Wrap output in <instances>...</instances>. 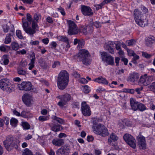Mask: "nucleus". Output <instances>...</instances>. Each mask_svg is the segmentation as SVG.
Listing matches in <instances>:
<instances>
[{
  "label": "nucleus",
  "instance_id": "22",
  "mask_svg": "<svg viewBox=\"0 0 155 155\" xmlns=\"http://www.w3.org/2000/svg\"><path fill=\"white\" fill-rule=\"evenodd\" d=\"M17 72L18 74L23 76L24 78H26L28 75L26 70L20 67L17 68Z\"/></svg>",
  "mask_w": 155,
  "mask_h": 155
},
{
  "label": "nucleus",
  "instance_id": "63",
  "mask_svg": "<svg viewBox=\"0 0 155 155\" xmlns=\"http://www.w3.org/2000/svg\"><path fill=\"white\" fill-rule=\"evenodd\" d=\"M126 91L130 94H134V90L133 89H126Z\"/></svg>",
  "mask_w": 155,
  "mask_h": 155
},
{
  "label": "nucleus",
  "instance_id": "24",
  "mask_svg": "<svg viewBox=\"0 0 155 155\" xmlns=\"http://www.w3.org/2000/svg\"><path fill=\"white\" fill-rule=\"evenodd\" d=\"M9 56L7 54L4 55L2 57L0 62L2 64L7 65L9 62Z\"/></svg>",
  "mask_w": 155,
  "mask_h": 155
},
{
  "label": "nucleus",
  "instance_id": "5",
  "mask_svg": "<svg viewBox=\"0 0 155 155\" xmlns=\"http://www.w3.org/2000/svg\"><path fill=\"white\" fill-rule=\"evenodd\" d=\"M56 97L60 99V101L58 103V105L61 108H63L68 102L73 99L71 95L67 93L62 95H59Z\"/></svg>",
  "mask_w": 155,
  "mask_h": 155
},
{
  "label": "nucleus",
  "instance_id": "19",
  "mask_svg": "<svg viewBox=\"0 0 155 155\" xmlns=\"http://www.w3.org/2000/svg\"><path fill=\"white\" fill-rule=\"evenodd\" d=\"M130 104L132 109L134 111L138 110V106L139 102L136 101L133 98H131L130 99Z\"/></svg>",
  "mask_w": 155,
  "mask_h": 155
},
{
  "label": "nucleus",
  "instance_id": "53",
  "mask_svg": "<svg viewBox=\"0 0 155 155\" xmlns=\"http://www.w3.org/2000/svg\"><path fill=\"white\" fill-rule=\"evenodd\" d=\"M7 46L5 45H2L0 46V51H3L5 52L6 51V47H7Z\"/></svg>",
  "mask_w": 155,
  "mask_h": 155
},
{
  "label": "nucleus",
  "instance_id": "47",
  "mask_svg": "<svg viewBox=\"0 0 155 155\" xmlns=\"http://www.w3.org/2000/svg\"><path fill=\"white\" fill-rule=\"evenodd\" d=\"M48 117L44 116H40L38 118L39 120L42 122L48 120Z\"/></svg>",
  "mask_w": 155,
  "mask_h": 155
},
{
  "label": "nucleus",
  "instance_id": "54",
  "mask_svg": "<svg viewBox=\"0 0 155 155\" xmlns=\"http://www.w3.org/2000/svg\"><path fill=\"white\" fill-rule=\"evenodd\" d=\"M105 4L104 2H102L99 5H97L95 6L96 9L97 10H99V9L102 8V7Z\"/></svg>",
  "mask_w": 155,
  "mask_h": 155
},
{
  "label": "nucleus",
  "instance_id": "32",
  "mask_svg": "<svg viewBox=\"0 0 155 155\" xmlns=\"http://www.w3.org/2000/svg\"><path fill=\"white\" fill-rule=\"evenodd\" d=\"M41 14L38 13L36 12L34 14L33 21H36L39 22V20L41 19Z\"/></svg>",
  "mask_w": 155,
  "mask_h": 155
},
{
  "label": "nucleus",
  "instance_id": "55",
  "mask_svg": "<svg viewBox=\"0 0 155 155\" xmlns=\"http://www.w3.org/2000/svg\"><path fill=\"white\" fill-rule=\"evenodd\" d=\"M141 10L144 14L147 13L148 12V9L146 7L143 6H141Z\"/></svg>",
  "mask_w": 155,
  "mask_h": 155
},
{
  "label": "nucleus",
  "instance_id": "41",
  "mask_svg": "<svg viewBox=\"0 0 155 155\" xmlns=\"http://www.w3.org/2000/svg\"><path fill=\"white\" fill-rule=\"evenodd\" d=\"M35 21H32L31 22L32 28V29H38L39 28L38 22Z\"/></svg>",
  "mask_w": 155,
  "mask_h": 155
},
{
  "label": "nucleus",
  "instance_id": "42",
  "mask_svg": "<svg viewBox=\"0 0 155 155\" xmlns=\"http://www.w3.org/2000/svg\"><path fill=\"white\" fill-rule=\"evenodd\" d=\"M53 120L56 121L58 122L61 124H63L64 122V120L62 119L59 118L56 116H54L53 117Z\"/></svg>",
  "mask_w": 155,
  "mask_h": 155
},
{
  "label": "nucleus",
  "instance_id": "4",
  "mask_svg": "<svg viewBox=\"0 0 155 155\" xmlns=\"http://www.w3.org/2000/svg\"><path fill=\"white\" fill-rule=\"evenodd\" d=\"M93 131L96 134L103 137H105L108 134L107 129L104 125L99 124L96 127H92Z\"/></svg>",
  "mask_w": 155,
  "mask_h": 155
},
{
  "label": "nucleus",
  "instance_id": "60",
  "mask_svg": "<svg viewBox=\"0 0 155 155\" xmlns=\"http://www.w3.org/2000/svg\"><path fill=\"white\" fill-rule=\"evenodd\" d=\"M105 91L104 88H102V87H99L97 90L96 91L97 93H101L103 91Z\"/></svg>",
  "mask_w": 155,
  "mask_h": 155
},
{
  "label": "nucleus",
  "instance_id": "10",
  "mask_svg": "<svg viewBox=\"0 0 155 155\" xmlns=\"http://www.w3.org/2000/svg\"><path fill=\"white\" fill-rule=\"evenodd\" d=\"M101 58L103 61L107 64L113 65L114 64V59L110 55L105 52L101 53Z\"/></svg>",
  "mask_w": 155,
  "mask_h": 155
},
{
  "label": "nucleus",
  "instance_id": "16",
  "mask_svg": "<svg viewBox=\"0 0 155 155\" xmlns=\"http://www.w3.org/2000/svg\"><path fill=\"white\" fill-rule=\"evenodd\" d=\"M81 11L82 14L85 16H89L93 14L92 9L88 6L82 5Z\"/></svg>",
  "mask_w": 155,
  "mask_h": 155
},
{
  "label": "nucleus",
  "instance_id": "6",
  "mask_svg": "<svg viewBox=\"0 0 155 155\" xmlns=\"http://www.w3.org/2000/svg\"><path fill=\"white\" fill-rule=\"evenodd\" d=\"M0 88L2 90L10 93L12 91V87L9 79L4 78L0 80Z\"/></svg>",
  "mask_w": 155,
  "mask_h": 155
},
{
  "label": "nucleus",
  "instance_id": "61",
  "mask_svg": "<svg viewBox=\"0 0 155 155\" xmlns=\"http://www.w3.org/2000/svg\"><path fill=\"white\" fill-rule=\"evenodd\" d=\"M79 81L81 83L84 84H86L88 82L87 80L84 78H80L79 79Z\"/></svg>",
  "mask_w": 155,
  "mask_h": 155
},
{
  "label": "nucleus",
  "instance_id": "7",
  "mask_svg": "<svg viewBox=\"0 0 155 155\" xmlns=\"http://www.w3.org/2000/svg\"><path fill=\"white\" fill-rule=\"evenodd\" d=\"M134 16L136 23L139 26L143 27L144 26V21L142 20L141 18L143 14L138 9H135L134 11Z\"/></svg>",
  "mask_w": 155,
  "mask_h": 155
},
{
  "label": "nucleus",
  "instance_id": "1",
  "mask_svg": "<svg viewBox=\"0 0 155 155\" xmlns=\"http://www.w3.org/2000/svg\"><path fill=\"white\" fill-rule=\"evenodd\" d=\"M69 81V74L65 70L61 71L58 78L57 86L61 90L65 89L67 87Z\"/></svg>",
  "mask_w": 155,
  "mask_h": 155
},
{
  "label": "nucleus",
  "instance_id": "25",
  "mask_svg": "<svg viewBox=\"0 0 155 155\" xmlns=\"http://www.w3.org/2000/svg\"><path fill=\"white\" fill-rule=\"evenodd\" d=\"M93 81L100 84L101 83L105 84H107L108 83V81L105 78H103L101 76L94 79Z\"/></svg>",
  "mask_w": 155,
  "mask_h": 155
},
{
  "label": "nucleus",
  "instance_id": "3",
  "mask_svg": "<svg viewBox=\"0 0 155 155\" xmlns=\"http://www.w3.org/2000/svg\"><path fill=\"white\" fill-rule=\"evenodd\" d=\"M20 141L13 136L10 135L7 136L6 140L3 141V143L6 149L10 151L13 148L17 149L20 145Z\"/></svg>",
  "mask_w": 155,
  "mask_h": 155
},
{
  "label": "nucleus",
  "instance_id": "27",
  "mask_svg": "<svg viewBox=\"0 0 155 155\" xmlns=\"http://www.w3.org/2000/svg\"><path fill=\"white\" fill-rule=\"evenodd\" d=\"M15 31L14 30H11V33L8 34L5 40V44H8L11 41L12 36V33Z\"/></svg>",
  "mask_w": 155,
  "mask_h": 155
},
{
  "label": "nucleus",
  "instance_id": "26",
  "mask_svg": "<svg viewBox=\"0 0 155 155\" xmlns=\"http://www.w3.org/2000/svg\"><path fill=\"white\" fill-rule=\"evenodd\" d=\"M50 126L51 130L55 132L60 131L61 128L62 127L61 125L58 124H52L50 125Z\"/></svg>",
  "mask_w": 155,
  "mask_h": 155
},
{
  "label": "nucleus",
  "instance_id": "34",
  "mask_svg": "<svg viewBox=\"0 0 155 155\" xmlns=\"http://www.w3.org/2000/svg\"><path fill=\"white\" fill-rule=\"evenodd\" d=\"M18 122V121L17 119L15 118H12L10 120V124L12 126L15 127L17 126V124Z\"/></svg>",
  "mask_w": 155,
  "mask_h": 155
},
{
  "label": "nucleus",
  "instance_id": "20",
  "mask_svg": "<svg viewBox=\"0 0 155 155\" xmlns=\"http://www.w3.org/2000/svg\"><path fill=\"white\" fill-rule=\"evenodd\" d=\"M114 42L109 41L108 44L106 45L105 48L107 50L109 53L113 54L114 53V51L113 48L114 47Z\"/></svg>",
  "mask_w": 155,
  "mask_h": 155
},
{
  "label": "nucleus",
  "instance_id": "31",
  "mask_svg": "<svg viewBox=\"0 0 155 155\" xmlns=\"http://www.w3.org/2000/svg\"><path fill=\"white\" fill-rule=\"evenodd\" d=\"M31 116L32 115L29 111L23 110L21 112V116L23 117L28 118L31 117Z\"/></svg>",
  "mask_w": 155,
  "mask_h": 155
},
{
  "label": "nucleus",
  "instance_id": "49",
  "mask_svg": "<svg viewBox=\"0 0 155 155\" xmlns=\"http://www.w3.org/2000/svg\"><path fill=\"white\" fill-rule=\"evenodd\" d=\"M148 87L151 91H153L155 93V82H153L148 86Z\"/></svg>",
  "mask_w": 155,
  "mask_h": 155
},
{
  "label": "nucleus",
  "instance_id": "18",
  "mask_svg": "<svg viewBox=\"0 0 155 155\" xmlns=\"http://www.w3.org/2000/svg\"><path fill=\"white\" fill-rule=\"evenodd\" d=\"M139 78V75L137 73H134L130 74L128 78V81L134 83L136 82Z\"/></svg>",
  "mask_w": 155,
  "mask_h": 155
},
{
  "label": "nucleus",
  "instance_id": "15",
  "mask_svg": "<svg viewBox=\"0 0 155 155\" xmlns=\"http://www.w3.org/2000/svg\"><path fill=\"white\" fill-rule=\"evenodd\" d=\"M118 139V137L114 133H112L108 139V143L111 146H114V142L117 141Z\"/></svg>",
  "mask_w": 155,
  "mask_h": 155
},
{
  "label": "nucleus",
  "instance_id": "29",
  "mask_svg": "<svg viewBox=\"0 0 155 155\" xmlns=\"http://www.w3.org/2000/svg\"><path fill=\"white\" fill-rule=\"evenodd\" d=\"M56 38L59 41L68 42L69 40L66 36H59L56 37Z\"/></svg>",
  "mask_w": 155,
  "mask_h": 155
},
{
  "label": "nucleus",
  "instance_id": "17",
  "mask_svg": "<svg viewBox=\"0 0 155 155\" xmlns=\"http://www.w3.org/2000/svg\"><path fill=\"white\" fill-rule=\"evenodd\" d=\"M22 98L23 101L27 106H30L31 105V97L29 94H24Z\"/></svg>",
  "mask_w": 155,
  "mask_h": 155
},
{
  "label": "nucleus",
  "instance_id": "46",
  "mask_svg": "<svg viewBox=\"0 0 155 155\" xmlns=\"http://www.w3.org/2000/svg\"><path fill=\"white\" fill-rule=\"evenodd\" d=\"M135 42V40L134 39H131L126 41L127 45L128 46L133 45H134Z\"/></svg>",
  "mask_w": 155,
  "mask_h": 155
},
{
  "label": "nucleus",
  "instance_id": "38",
  "mask_svg": "<svg viewBox=\"0 0 155 155\" xmlns=\"http://www.w3.org/2000/svg\"><path fill=\"white\" fill-rule=\"evenodd\" d=\"M22 26L24 29H31L27 28L29 26V24L28 22L26 21L25 18H23L22 19Z\"/></svg>",
  "mask_w": 155,
  "mask_h": 155
},
{
  "label": "nucleus",
  "instance_id": "23",
  "mask_svg": "<svg viewBox=\"0 0 155 155\" xmlns=\"http://www.w3.org/2000/svg\"><path fill=\"white\" fill-rule=\"evenodd\" d=\"M52 143L54 145L57 146H60L64 143L63 139H54L52 141Z\"/></svg>",
  "mask_w": 155,
  "mask_h": 155
},
{
  "label": "nucleus",
  "instance_id": "30",
  "mask_svg": "<svg viewBox=\"0 0 155 155\" xmlns=\"http://www.w3.org/2000/svg\"><path fill=\"white\" fill-rule=\"evenodd\" d=\"M69 27V29H77V28L76 25L75 23L71 20H69L68 21Z\"/></svg>",
  "mask_w": 155,
  "mask_h": 155
},
{
  "label": "nucleus",
  "instance_id": "37",
  "mask_svg": "<svg viewBox=\"0 0 155 155\" xmlns=\"http://www.w3.org/2000/svg\"><path fill=\"white\" fill-rule=\"evenodd\" d=\"M61 66V63L58 61H54L52 64L53 68H59Z\"/></svg>",
  "mask_w": 155,
  "mask_h": 155
},
{
  "label": "nucleus",
  "instance_id": "48",
  "mask_svg": "<svg viewBox=\"0 0 155 155\" xmlns=\"http://www.w3.org/2000/svg\"><path fill=\"white\" fill-rule=\"evenodd\" d=\"M83 90L85 93H88L90 91V87L87 85H85L84 87Z\"/></svg>",
  "mask_w": 155,
  "mask_h": 155
},
{
  "label": "nucleus",
  "instance_id": "39",
  "mask_svg": "<svg viewBox=\"0 0 155 155\" xmlns=\"http://www.w3.org/2000/svg\"><path fill=\"white\" fill-rule=\"evenodd\" d=\"M138 109H139L141 111H143L146 110L147 108L144 104L141 103H139Z\"/></svg>",
  "mask_w": 155,
  "mask_h": 155
},
{
  "label": "nucleus",
  "instance_id": "45",
  "mask_svg": "<svg viewBox=\"0 0 155 155\" xmlns=\"http://www.w3.org/2000/svg\"><path fill=\"white\" fill-rule=\"evenodd\" d=\"M84 41L82 39H81L79 42L77 48L78 49L82 48L84 47Z\"/></svg>",
  "mask_w": 155,
  "mask_h": 155
},
{
  "label": "nucleus",
  "instance_id": "14",
  "mask_svg": "<svg viewBox=\"0 0 155 155\" xmlns=\"http://www.w3.org/2000/svg\"><path fill=\"white\" fill-rule=\"evenodd\" d=\"M70 150V148L69 146L64 145L57 150V155H68Z\"/></svg>",
  "mask_w": 155,
  "mask_h": 155
},
{
  "label": "nucleus",
  "instance_id": "43",
  "mask_svg": "<svg viewBox=\"0 0 155 155\" xmlns=\"http://www.w3.org/2000/svg\"><path fill=\"white\" fill-rule=\"evenodd\" d=\"M22 155H33L32 152L28 148L24 150Z\"/></svg>",
  "mask_w": 155,
  "mask_h": 155
},
{
  "label": "nucleus",
  "instance_id": "51",
  "mask_svg": "<svg viewBox=\"0 0 155 155\" xmlns=\"http://www.w3.org/2000/svg\"><path fill=\"white\" fill-rule=\"evenodd\" d=\"M25 32L30 35H32L35 32V30H25Z\"/></svg>",
  "mask_w": 155,
  "mask_h": 155
},
{
  "label": "nucleus",
  "instance_id": "28",
  "mask_svg": "<svg viewBox=\"0 0 155 155\" xmlns=\"http://www.w3.org/2000/svg\"><path fill=\"white\" fill-rule=\"evenodd\" d=\"M32 58L31 60L30 63L29 64V66L28 69L29 70H31L35 66L34 63L35 61V55L33 53L32 54Z\"/></svg>",
  "mask_w": 155,
  "mask_h": 155
},
{
  "label": "nucleus",
  "instance_id": "58",
  "mask_svg": "<svg viewBox=\"0 0 155 155\" xmlns=\"http://www.w3.org/2000/svg\"><path fill=\"white\" fill-rule=\"evenodd\" d=\"M58 9L62 15L64 16L65 15V13L64 11V9L63 8L60 7L58 8Z\"/></svg>",
  "mask_w": 155,
  "mask_h": 155
},
{
  "label": "nucleus",
  "instance_id": "12",
  "mask_svg": "<svg viewBox=\"0 0 155 155\" xmlns=\"http://www.w3.org/2000/svg\"><path fill=\"white\" fill-rule=\"evenodd\" d=\"M18 87L20 90L29 91L32 89V85L30 82H23L18 84Z\"/></svg>",
  "mask_w": 155,
  "mask_h": 155
},
{
  "label": "nucleus",
  "instance_id": "9",
  "mask_svg": "<svg viewBox=\"0 0 155 155\" xmlns=\"http://www.w3.org/2000/svg\"><path fill=\"white\" fill-rule=\"evenodd\" d=\"M125 142L131 147L135 149L136 147V141L134 138L128 134H125L123 136Z\"/></svg>",
  "mask_w": 155,
  "mask_h": 155
},
{
  "label": "nucleus",
  "instance_id": "57",
  "mask_svg": "<svg viewBox=\"0 0 155 155\" xmlns=\"http://www.w3.org/2000/svg\"><path fill=\"white\" fill-rule=\"evenodd\" d=\"M27 51H26L24 49H23L22 50H20L19 51H17V54H25L26 53Z\"/></svg>",
  "mask_w": 155,
  "mask_h": 155
},
{
  "label": "nucleus",
  "instance_id": "33",
  "mask_svg": "<svg viewBox=\"0 0 155 155\" xmlns=\"http://www.w3.org/2000/svg\"><path fill=\"white\" fill-rule=\"evenodd\" d=\"M12 49L13 50L16 51L18 50L19 48V45L18 44L15 42H12L11 44Z\"/></svg>",
  "mask_w": 155,
  "mask_h": 155
},
{
  "label": "nucleus",
  "instance_id": "11",
  "mask_svg": "<svg viewBox=\"0 0 155 155\" xmlns=\"http://www.w3.org/2000/svg\"><path fill=\"white\" fill-rule=\"evenodd\" d=\"M81 111L82 114L85 116H89L91 115L90 108L86 102L84 101L81 104Z\"/></svg>",
  "mask_w": 155,
  "mask_h": 155
},
{
  "label": "nucleus",
  "instance_id": "52",
  "mask_svg": "<svg viewBox=\"0 0 155 155\" xmlns=\"http://www.w3.org/2000/svg\"><path fill=\"white\" fill-rule=\"evenodd\" d=\"M142 55L143 57H144L147 58H149L152 56L151 55L144 52H142Z\"/></svg>",
  "mask_w": 155,
  "mask_h": 155
},
{
  "label": "nucleus",
  "instance_id": "35",
  "mask_svg": "<svg viewBox=\"0 0 155 155\" xmlns=\"http://www.w3.org/2000/svg\"><path fill=\"white\" fill-rule=\"evenodd\" d=\"M79 33H81L84 35H86L88 34H90L93 31V30H79Z\"/></svg>",
  "mask_w": 155,
  "mask_h": 155
},
{
  "label": "nucleus",
  "instance_id": "21",
  "mask_svg": "<svg viewBox=\"0 0 155 155\" xmlns=\"http://www.w3.org/2000/svg\"><path fill=\"white\" fill-rule=\"evenodd\" d=\"M145 41L146 44L148 46H150L155 43V37L153 36H149L147 38Z\"/></svg>",
  "mask_w": 155,
  "mask_h": 155
},
{
  "label": "nucleus",
  "instance_id": "62",
  "mask_svg": "<svg viewBox=\"0 0 155 155\" xmlns=\"http://www.w3.org/2000/svg\"><path fill=\"white\" fill-rule=\"evenodd\" d=\"M39 41H32L30 42V44L32 45H38L39 44Z\"/></svg>",
  "mask_w": 155,
  "mask_h": 155
},
{
  "label": "nucleus",
  "instance_id": "50",
  "mask_svg": "<svg viewBox=\"0 0 155 155\" xmlns=\"http://www.w3.org/2000/svg\"><path fill=\"white\" fill-rule=\"evenodd\" d=\"M26 19L27 21L31 23L32 21V17L29 13H27L26 15Z\"/></svg>",
  "mask_w": 155,
  "mask_h": 155
},
{
  "label": "nucleus",
  "instance_id": "64",
  "mask_svg": "<svg viewBox=\"0 0 155 155\" xmlns=\"http://www.w3.org/2000/svg\"><path fill=\"white\" fill-rule=\"evenodd\" d=\"M121 122L123 123H124L125 125L129 126L130 125L129 121L126 120H124L123 121H122Z\"/></svg>",
  "mask_w": 155,
  "mask_h": 155
},
{
  "label": "nucleus",
  "instance_id": "59",
  "mask_svg": "<svg viewBox=\"0 0 155 155\" xmlns=\"http://www.w3.org/2000/svg\"><path fill=\"white\" fill-rule=\"evenodd\" d=\"M3 120V122H4L7 125L9 124V118L7 117H5Z\"/></svg>",
  "mask_w": 155,
  "mask_h": 155
},
{
  "label": "nucleus",
  "instance_id": "36",
  "mask_svg": "<svg viewBox=\"0 0 155 155\" xmlns=\"http://www.w3.org/2000/svg\"><path fill=\"white\" fill-rule=\"evenodd\" d=\"M101 120L99 118H97V117H94L93 119V125L92 127H96V126H97V125H98L99 124H98V122L101 121Z\"/></svg>",
  "mask_w": 155,
  "mask_h": 155
},
{
  "label": "nucleus",
  "instance_id": "2",
  "mask_svg": "<svg viewBox=\"0 0 155 155\" xmlns=\"http://www.w3.org/2000/svg\"><path fill=\"white\" fill-rule=\"evenodd\" d=\"M75 57L79 61L81 62L83 64L86 66L89 65L91 63L92 59L88 51L84 49L80 51L78 54L75 55Z\"/></svg>",
  "mask_w": 155,
  "mask_h": 155
},
{
  "label": "nucleus",
  "instance_id": "56",
  "mask_svg": "<svg viewBox=\"0 0 155 155\" xmlns=\"http://www.w3.org/2000/svg\"><path fill=\"white\" fill-rule=\"evenodd\" d=\"M72 74L73 75L75 78H78L80 77V74L78 73L77 72L75 71H73Z\"/></svg>",
  "mask_w": 155,
  "mask_h": 155
},
{
  "label": "nucleus",
  "instance_id": "8",
  "mask_svg": "<svg viewBox=\"0 0 155 155\" xmlns=\"http://www.w3.org/2000/svg\"><path fill=\"white\" fill-rule=\"evenodd\" d=\"M153 77L152 76H147V74L141 76L138 82L140 85L147 86L149 85L153 81Z\"/></svg>",
  "mask_w": 155,
  "mask_h": 155
},
{
  "label": "nucleus",
  "instance_id": "13",
  "mask_svg": "<svg viewBox=\"0 0 155 155\" xmlns=\"http://www.w3.org/2000/svg\"><path fill=\"white\" fill-rule=\"evenodd\" d=\"M138 144L139 148L140 150H145L146 147V143L145 138L140 134L137 137Z\"/></svg>",
  "mask_w": 155,
  "mask_h": 155
},
{
  "label": "nucleus",
  "instance_id": "44",
  "mask_svg": "<svg viewBox=\"0 0 155 155\" xmlns=\"http://www.w3.org/2000/svg\"><path fill=\"white\" fill-rule=\"evenodd\" d=\"M16 34L18 37L21 39H24V38L21 35V31L20 30H17Z\"/></svg>",
  "mask_w": 155,
  "mask_h": 155
},
{
  "label": "nucleus",
  "instance_id": "40",
  "mask_svg": "<svg viewBox=\"0 0 155 155\" xmlns=\"http://www.w3.org/2000/svg\"><path fill=\"white\" fill-rule=\"evenodd\" d=\"M79 30H68V33L70 35H75L79 33Z\"/></svg>",
  "mask_w": 155,
  "mask_h": 155
}]
</instances>
